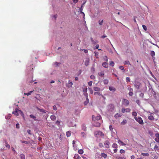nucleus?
Instances as JSON below:
<instances>
[{"label": "nucleus", "instance_id": "obj_21", "mask_svg": "<svg viewBox=\"0 0 159 159\" xmlns=\"http://www.w3.org/2000/svg\"><path fill=\"white\" fill-rule=\"evenodd\" d=\"M98 75L101 76H102V77L104 76V72L103 71H101L100 72H99L98 73Z\"/></svg>", "mask_w": 159, "mask_h": 159}, {"label": "nucleus", "instance_id": "obj_12", "mask_svg": "<svg viewBox=\"0 0 159 159\" xmlns=\"http://www.w3.org/2000/svg\"><path fill=\"white\" fill-rule=\"evenodd\" d=\"M36 109L37 110L41 112H42L43 113H45L46 111L43 109H40L39 107H36Z\"/></svg>", "mask_w": 159, "mask_h": 159}, {"label": "nucleus", "instance_id": "obj_7", "mask_svg": "<svg viewBox=\"0 0 159 159\" xmlns=\"http://www.w3.org/2000/svg\"><path fill=\"white\" fill-rule=\"evenodd\" d=\"M101 118V116L100 115L97 116L96 117H95L94 116H92V119L94 120H99Z\"/></svg>", "mask_w": 159, "mask_h": 159}, {"label": "nucleus", "instance_id": "obj_40", "mask_svg": "<svg viewBox=\"0 0 159 159\" xmlns=\"http://www.w3.org/2000/svg\"><path fill=\"white\" fill-rule=\"evenodd\" d=\"M154 149L156 151V150H159V147L157 146L156 145L154 148Z\"/></svg>", "mask_w": 159, "mask_h": 159}, {"label": "nucleus", "instance_id": "obj_25", "mask_svg": "<svg viewBox=\"0 0 159 159\" xmlns=\"http://www.w3.org/2000/svg\"><path fill=\"white\" fill-rule=\"evenodd\" d=\"M20 157L21 159H25V155L23 154H21L20 155Z\"/></svg>", "mask_w": 159, "mask_h": 159}, {"label": "nucleus", "instance_id": "obj_32", "mask_svg": "<svg viewBox=\"0 0 159 159\" xmlns=\"http://www.w3.org/2000/svg\"><path fill=\"white\" fill-rule=\"evenodd\" d=\"M113 148H117V145L116 143H114L112 145Z\"/></svg>", "mask_w": 159, "mask_h": 159}, {"label": "nucleus", "instance_id": "obj_3", "mask_svg": "<svg viewBox=\"0 0 159 159\" xmlns=\"http://www.w3.org/2000/svg\"><path fill=\"white\" fill-rule=\"evenodd\" d=\"M134 70H124L123 72L126 73L129 76L134 75Z\"/></svg>", "mask_w": 159, "mask_h": 159}, {"label": "nucleus", "instance_id": "obj_39", "mask_svg": "<svg viewBox=\"0 0 159 159\" xmlns=\"http://www.w3.org/2000/svg\"><path fill=\"white\" fill-rule=\"evenodd\" d=\"M83 91L84 92H86L87 91V87L82 88Z\"/></svg>", "mask_w": 159, "mask_h": 159}, {"label": "nucleus", "instance_id": "obj_52", "mask_svg": "<svg viewBox=\"0 0 159 159\" xmlns=\"http://www.w3.org/2000/svg\"><path fill=\"white\" fill-rule=\"evenodd\" d=\"M109 128L110 129V130H111V131H112L113 129L112 125H110L109 126Z\"/></svg>", "mask_w": 159, "mask_h": 159}, {"label": "nucleus", "instance_id": "obj_20", "mask_svg": "<svg viewBox=\"0 0 159 159\" xmlns=\"http://www.w3.org/2000/svg\"><path fill=\"white\" fill-rule=\"evenodd\" d=\"M82 127L83 130L85 131H86V127L85 125L82 124Z\"/></svg>", "mask_w": 159, "mask_h": 159}, {"label": "nucleus", "instance_id": "obj_42", "mask_svg": "<svg viewBox=\"0 0 159 159\" xmlns=\"http://www.w3.org/2000/svg\"><path fill=\"white\" fill-rule=\"evenodd\" d=\"M78 153L80 154H82L83 153V150L82 149H80L78 151Z\"/></svg>", "mask_w": 159, "mask_h": 159}, {"label": "nucleus", "instance_id": "obj_63", "mask_svg": "<svg viewBox=\"0 0 159 159\" xmlns=\"http://www.w3.org/2000/svg\"><path fill=\"white\" fill-rule=\"evenodd\" d=\"M53 108L54 110H57V108L55 105L53 106Z\"/></svg>", "mask_w": 159, "mask_h": 159}, {"label": "nucleus", "instance_id": "obj_28", "mask_svg": "<svg viewBox=\"0 0 159 159\" xmlns=\"http://www.w3.org/2000/svg\"><path fill=\"white\" fill-rule=\"evenodd\" d=\"M66 135L67 137H70L71 135V132L70 131H67L66 133Z\"/></svg>", "mask_w": 159, "mask_h": 159}, {"label": "nucleus", "instance_id": "obj_54", "mask_svg": "<svg viewBox=\"0 0 159 159\" xmlns=\"http://www.w3.org/2000/svg\"><path fill=\"white\" fill-rule=\"evenodd\" d=\"M139 96L140 97H141L142 98H143V96H144V94L143 93H140L139 95Z\"/></svg>", "mask_w": 159, "mask_h": 159}, {"label": "nucleus", "instance_id": "obj_43", "mask_svg": "<svg viewBox=\"0 0 159 159\" xmlns=\"http://www.w3.org/2000/svg\"><path fill=\"white\" fill-rule=\"evenodd\" d=\"M84 95L86 97V99L88 100V93H87V92H84Z\"/></svg>", "mask_w": 159, "mask_h": 159}, {"label": "nucleus", "instance_id": "obj_51", "mask_svg": "<svg viewBox=\"0 0 159 159\" xmlns=\"http://www.w3.org/2000/svg\"><path fill=\"white\" fill-rule=\"evenodd\" d=\"M90 78L92 80H94L95 78V76L93 75H92L90 76Z\"/></svg>", "mask_w": 159, "mask_h": 159}, {"label": "nucleus", "instance_id": "obj_36", "mask_svg": "<svg viewBox=\"0 0 159 159\" xmlns=\"http://www.w3.org/2000/svg\"><path fill=\"white\" fill-rule=\"evenodd\" d=\"M11 116V114H9L7 116H5V118L7 119H9L10 118Z\"/></svg>", "mask_w": 159, "mask_h": 159}, {"label": "nucleus", "instance_id": "obj_22", "mask_svg": "<svg viewBox=\"0 0 159 159\" xmlns=\"http://www.w3.org/2000/svg\"><path fill=\"white\" fill-rule=\"evenodd\" d=\"M81 135L82 137H83L84 138H85L86 137V134L84 132H82L81 133Z\"/></svg>", "mask_w": 159, "mask_h": 159}, {"label": "nucleus", "instance_id": "obj_11", "mask_svg": "<svg viewBox=\"0 0 159 159\" xmlns=\"http://www.w3.org/2000/svg\"><path fill=\"white\" fill-rule=\"evenodd\" d=\"M94 90L97 92H100L103 90H101V89L98 87H94L93 88Z\"/></svg>", "mask_w": 159, "mask_h": 159}, {"label": "nucleus", "instance_id": "obj_58", "mask_svg": "<svg viewBox=\"0 0 159 159\" xmlns=\"http://www.w3.org/2000/svg\"><path fill=\"white\" fill-rule=\"evenodd\" d=\"M128 89L129 91V92H133V89L130 88H128Z\"/></svg>", "mask_w": 159, "mask_h": 159}, {"label": "nucleus", "instance_id": "obj_61", "mask_svg": "<svg viewBox=\"0 0 159 159\" xmlns=\"http://www.w3.org/2000/svg\"><path fill=\"white\" fill-rule=\"evenodd\" d=\"M129 94L130 96H132L133 95V92H129Z\"/></svg>", "mask_w": 159, "mask_h": 159}, {"label": "nucleus", "instance_id": "obj_30", "mask_svg": "<svg viewBox=\"0 0 159 159\" xmlns=\"http://www.w3.org/2000/svg\"><path fill=\"white\" fill-rule=\"evenodd\" d=\"M150 54H151V55L153 57H154V56H155V52H154L153 51H151V53H150Z\"/></svg>", "mask_w": 159, "mask_h": 159}, {"label": "nucleus", "instance_id": "obj_45", "mask_svg": "<svg viewBox=\"0 0 159 159\" xmlns=\"http://www.w3.org/2000/svg\"><path fill=\"white\" fill-rule=\"evenodd\" d=\"M99 146L100 148H102L103 147V145L102 143H99Z\"/></svg>", "mask_w": 159, "mask_h": 159}, {"label": "nucleus", "instance_id": "obj_16", "mask_svg": "<svg viewBox=\"0 0 159 159\" xmlns=\"http://www.w3.org/2000/svg\"><path fill=\"white\" fill-rule=\"evenodd\" d=\"M89 58H86L85 61V65L87 66L88 65L89 63Z\"/></svg>", "mask_w": 159, "mask_h": 159}, {"label": "nucleus", "instance_id": "obj_26", "mask_svg": "<svg viewBox=\"0 0 159 159\" xmlns=\"http://www.w3.org/2000/svg\"><path fill=\"white\" fill-rule=\"evenodd\" d=\"M33 91H34V90L30 91L28 93H25L24 94L25 95H27V96L30 95L31 94V93L33 92Z\"/></svg>", "mask_w": 159, "mask_h": 159}, {"label": "nucleus", "instance_id": "obj_60", "mask_svg": "<svg viewBox=\"0 0 159 159\" xmlns=\"http://www.w3.org/2000/svg\"><path fill=\"white\" fill-rule=\"evenodd\" d=\"M88 102H89V99L87 100V101H86L84 102V104L85 105H86L88 104Z\"/></svg>", "mask_w": 159, "mask_h": 159}, {"label": "nucleus", "instance_id": "obj_19", "mask_svg": "<svg viewBox=\"0 0 159 159\" xmlns=\"http://www.w3.org/2000/svg\"><path fill=\"white\" fill-rule=\"evenodd\" d=\"M118 143L120 144V145L122 146H125L126 145V144L122 142L120 140H119L118 141Z\"/></svg>", "mask_w": 159, "mask_h": 159}, {"label": "nucleus", "instance_id": "obj_23", "mask_svg": "<svg viewBox=\"0 0 159 159\" xmlns=\"http://www.w3.org/2000/svg\"><path fill=\"white\" fill-rule=\"evenodd\" d=\"M50 118L52 120H54L56 119V117L54 115H51Z\"/></svg>", "mask_w": 159, "mask_h": 159}, {"label": "nucleus", "instance_id": "obj_31", "mask_svg": "<svg viewBox=\"0 0 159 159\" xmlns=\"http://www.w3.org/2000/svg\"><path fill=\"white\" fill-rule=\"evenodd\" d=\"M103 83L105 84H107L108 83V80L107 79H105L103 80Z\"/></svg>", "mask_w": 159, "mask_h": 159}, {"label": "nucleus", "instance_id": "obj_53", "mask_svg": "<svg viewBox=\"0 0 159 159\" xmlns=\"http://www.w3.org/2000/svg\"><path fill=\"white\" fill-rule=\"evenodd\" d=\"M126 81L127 82H129L130 81V78L129 77H127L126 78Z\"/></svg>", "mask_w": 159, "mask_h": 159}, {"label": "nucleus", "instance_id": "obj_57", "mask_svg": "<svg viewBox=\"0 0 159 159\" xmlns=\"http://www.w3.org/2000/svg\"><path fill=\"white\" fill-rule=\"evenodd\" d=\"M27 132L29 134L31 135L32 134L31 130L30 129H28L27 130Z\"/></svg>", "mask_w": 159, "mask_h": 159}, {"label": "nucleus", "instance_id": "obj_8", "mask_svg": "<svg viewBox=\"0 0 159 159\" xmlns=\"http://www.w3.org/2000/svg\"><path fill=\"white\" fill-rule=\"evenodd\" d=\"M72 82L71 81L69 80L68 81V83L66 84V86L69 88H70L72 87Z\"/></svg>", "mask_w": 159, "mask_h": 159}, {"label": "nucleus", "instance_id": "obj_56", "mask_svg": "<svg viewBox=\"0 0 159 159\" xmlns=\"http://www.w3.org/2000/svg\"><path fill=\"white\" fill-rule=\"evenodd\" d=\"M155 136L156 138H159V134L158 133H156L155 134Z\"/></svg>", "mask_w": 159, "mask_h": 159}, {"label": "nucleus", "instance_id": "obj_4", "mask_svg": "<svg viewBox=\"0 0 159 159\" xmlns=\"http://www.w3.org/2000/svg\"><path fill=\"white\" fill-rule=\"evenodd\" d=\"M107 110L109 111H112L114 109V106L113 104H110L107 106Z\"/></svg>", "mask_w": 159, "mask_h": 159}, {"label": "nucleus", "instance_id": "obj_62", "mask_svg": "<svg viewBox=\"0 0 159 159\" xmlns=\"http://www.w3.org/2000/svg\"><path fill=\"white\" fill-rule=\"evenodd\" d=\"M5 146L8 149H10V145L9 144H6Z\"/></svg>", "mask_w": 159, "mask_h": 159}, {"label": "nucleus", "instance_id": "obj_44", "mask_svg": "<svg viewBox=\"0 0 159 159\" xmlns=\"http://www.w3.org/2000/svg\"><path fill=\"white\" fill-rule=\"evenodd\" d=\"M117 159H126L125 157H117Z\"/></svg>", "mask_w": 159, "mask_h": 159}, {"label": "nucleus", "instance_id": "obj_64", "mask_svg": "<svg viewBox=\"0 0 159 159\" xmlns=\"http://www.w3.org/2000/svg\"><path fill=\"white\" fill-rule=\"evenodd\" d=\"M155 140L157 142L159 143V138H156Z\"/></svg>", "mask_w": 159, "mask_h": 159}, {"label": "nucleus", "instance_id": "obj_33", "mask_svg": "<svg viewBox=\"0 0 159 159\" xmlns=\"http://www.w3.org/2000/svg\"><path fill=\"white\" fill-rule=\"evenodd\" d=\"M98 24H99V25H102V24L103 22V20H99L98 21Z\"/></svg>", "mask_w": 159, "mask_h": 159}, {"label": "nucleus", "instance_id": "obj_34", "mask_svg": "<svg viewBox=\"0 0 159 159\" xmlns=\"http://www.w3.org/2000/svg\"><path fill=\"white\" fill-rule=\"evenodd\" d=\"M141 155L144 156L148 157L149 156V154L148 153H142Z\"/></svg>", "mask_w": 159, "mask_h": 159}, {"label": "nucleus", "instance_id": "obj_2", "mask_svg": "<svg viewBox=\"0 0 159 159\" xmlns=\"http://www.w3.org/2000/svg\"><path fill=\"white\" fill-rule=\"evenodd\" d=\"M94 134L95 136L96 137H98L99 136L104 137V134L100 131H97L94 132Z\"/></svg>", "mask_w": 159, "mask_h": 159}, {"label": "nucleus", "instance_id": "obj_6", "mask_svg": "<svg viewBox=\"0 0 159 159\" xmlns=\"http://www.w3.org/2000/svg\"><path fill=\"white\" fill-rule=\"evenodd\" d=\"M122 104L125 106H127L129 104V101L125 99H123L122 100Z\"/></svg>", "mask_w": 159, "mask_h": 159}, {"label": "nucleus", "instance_id": "obj_49", "mask_svg": "<svg viewBox=\"0 0 159 159\" xmlns=\"http://www.w3.org/2000/svg\"><path fill=\"white\" fill-rule=\"evenodd\" d=\"M125 64H129V62L128 61H126L124 62Z\"/></svg>", "mask_w": 159, "mask_h": 159}, {"label": "nucleus", "instance_id": "obj_37", "mask_svg": "<svg viewBox=\"0 0 159 159\" xmlns=\"http://www.w3.org/2000/svg\"><path fill=\"white\" fill-rule=\"evenodd\" d=\"M121 115L118 113H116L115 115V117L116 118H117L118 117H120Z\"/></svg>", "mask_w": 159, "mask_h": 159}, {"label": "nucleus", "instance_id": "obj_47", "mask_svg": "<svg viewBox=\"0 0 159 159\" xmlns=\"http://www.w3.org/2000/svg\"><path fill=\"white\" fill-rule=\"evenodd\" d=\"M110 65L112 66H113L114 65V63L113 61H111L110 62Z\"/></svg>", "mask_w": 159, "mask_h": 159}, {"label": "nucleus", "instance_id": "obj_14", "mask_svg": "<svg viewBox=\"0 0 159 159\" xmlns=\"http://www.w3.org/2000/svg\"><path fill=\"white\" fill-rule=\"evenodd\" d=\"M109 89L110 91L113 92H115L116 90V89L114 87L112 86H109Z\"/></svg>", "mask_w": 159, "mask_h": 159}, {"label": "nucleus", "instance_id": "obj_35", "mask_svg": "<svg viewBox=\"0 0 159 159\" xmlns=\"http://www.w3.org/2000/svg\"><path fill=\"white\" fill-rule=\"evenodd\" d=\"M107 64L106 62H104L102 63V66L105 68H107Z\"/></svg>", "mask_w": 159, "mask_h": 159}, {"label": "nucleus", "instance_id": "obj_29", "mask_svg": "<svg viewBox=\"0 0 159 159\" xmlns=\"http://www.w3.org/2000/svg\"><path fill=\"white\" fill-rule=\"evenodd\" d=\"M132 115L135 117H136V116H137V114L136 111H133L132 113Z\"/></svg>", "mask_w": 159, "mask_h": 159}, {"label": "nucleus", "instance_id": "obj_59", "mask_svg": "<svg viewBox=\"0 0 159 159\" xmlns=\"http://www.w3.org/2000/svg\"><path fill=\"white\" fill-rule=\"evenodd\" d=\"M125 109L124 108H122L121 109V112L123 113H124L125 112Z\"/></svg>", "mask_w": 159, "mask_h": 159}, {"label": "nucleus", "instance_id": "obj_18", "mask_svg": "<svg viewBox=\"0 0 159 159\" xmlns=\"http://www.w3.org/2000/svg\"><path fill=\"white\" fill-rule=\"evenodd\" d=\"M30 118L34 119V120H39L38 119H36V117L35 116H34L32 114H31L30 115Z\"/></svg>", "mask_w": 159, "mask_h": 159}, {"label": "nucleus", "instance_id": "obj_55", "mask_svg": "<svg viewBox=\"0 0 159 159\" xmlns=\"http://www.w3.org/2000/svg\"><path fill=\"white\" fill-rule=\"evenodd\" d=\"M89 90L90 91V93L91 94H93V91L92 89L91 88H89Z\"/></svg>", "mask_w": 159, "mask_h": 159}, {"label": "nucleus", "instance_id": "obj_41", "mask_svg": "<svg viewBox=\"0 0 159 159\" xmlns=\"http://www.w3.org/2000/svg\"><path fill=\"white\" fill-rule=\"evenodd\" d=\"M125 112H129L131 110L130 108H127L125 109Z\"/></svg>", "mask_w": 159, "mask_h": 159}, {"label": "nucleus", "instance_id": "obj_5", "mask_svg": "<svg viewBox=\"0 0 159 159\" xmlns=\"http://www.w3.org/2000/svg\"><path fill=\"white\" fill-rule=\"evenodd\" d=\"M134 118L135 120L139 124L141 125H143V120L141 117H134Z\"/></svg>", "mask_w": 159, "mask_h": 159}, {"label": "nucleus", "instance_id": "obj_50", "mask_svg": "<svg viewBox=\"0 0 159 159\" xmlns=\"http://www.w3.org/2000/svg\"><path fill=\"white\" fill-rule=\"evenodd\" d=\"M125 152V151L123 149H121L120 151V152L121 154L124 153Z\"/></svg>", "mask_w": 159, "mask_h": 159}, {"label": "nucleus", "instance_id": "obj_15", "mask_svg": "<svg viewBox=\"0 0 159 159\" xmlns=\"http://www.w3.org/2000/svg\"><path fill=\"white\" fill-rule=\"evenodd\" d=\"M94 95H98L99 96H101L102 98H104V96L100 92H95L94 93Z\"/></svg>", "mask_w": 159, "mask_h": 159}, {"label": "nucleus", "instance_id": "obj_1", "mask_svg": "<svg viewBox=\"0 0 159 159\" xmlns=\"http://www.w3.org/2000/svg\"><path fill=\"white\" fill-rule=\"evenodd\" d=\"M12 114L16 116L20 115L24 118V114L23 112L21 110H19L17 108H16L15 111L12 112Z\"/></svg>", "mask_w": 159, "mask_h": 159}, {"label": "nucleus", "instance_id": "obj_10", "mask_svg": "<svg viewBox=\"0 0 159 159\" xmlns=\"http://www.w3.org/2000/svg\"><path fill=\"white\" fill-rule=\"evenodd\" d=\"M85 3H86V2H84L83 3L80 9V12L81 13H82L83 14L84 16V14L83 12H82V11L83 9V7H84V5Z\"/></svg>", "mask_w": 159, "mask_h": 159}, {"label": "nucleus", "instance_id": "obj_9", "mask_svg": "<svg viewBox=\"0 0 159 159\" xmlns=\"http://www.w3.org/2000/svg\"><path fill=\"white\" fill-rule=\"evenodd\" d=\"M104 145L105 146V148H108L109 147V142L107 141L106 140L105 141V142L104 143Z\"/></svg>", "mask_w": 159, "mask_h": 159}, {"label": "nucleus", "instance_id": "obj_13", "mask_svg": "<svg viewBox=\"0 0 159 159\" xmlns=\"http://www.w3.org/2000/svg\"><path fill=\"white\" fill-rule=\"evenodd\" d=\"M152 114H153V113H151L150 114V116L148 117V119L150 120H153L154 119V117L152 115Z\"/></svg>", "mask_w": 159, "mask_h": 159}, {"label": "nucleus", "instance_id": "obj_46", "mask_svg": "<svg viewBox=\"0 0 159 159\" xmlns=\"http://www.w3.org/2000/svg\"><path fill=\"white\" fill-rule=\"evenodd\" d=\"M136 102L139 106L140 105V102L139 100H136Z\"/></svg>", "mask_w": 159, "mask_h": 159}, {"label": "nucleus", "instance_id": "obj_24", "mask_svg": "<svg viewBox=\"0 0 159 159\" xmlns=\"http://www.w3.org/2000/svg\"><path fill=\"white\" fill-rule=\"evenodd\" d=\"M61 64L60 62H55L53 64V65L55 66H57Z\"/></svg>", "mask_w": 159, "mask_h": 159}, {"label": "nucleus", "instance_id": "obj_48", "mask_svg": "<svg viewBox=\"0 0 159 159\" xmlns=\"http://www.w3.org/2000/svg\"><path fill=\"white\" fill-rule=\"evenodd\" d=\"M142 27L146 31L147 30V27L145 25H143Z\"/></svg>", "mask_w": 159, "mask_h": 159}, {"label": "nucleus", "instance_id": "obj_38", "mask_svg": "<svg viewBox=\"0 0 159 159\" xmlns=\"http://www.w3.org/2000/svg\"><path fill=\"white\" fill-rule=\"evenodd\" d=\"M127 123V121L126 120H124L121 123V124L122 125H125Z\"/></svg>", "mask_w": 159, "mask_h": 159}, {"label": "nucleus", "instance_id": "obj_17", "mask_svg": "<svg viewBox=\"0 0 159 159\" xmlns=\"http://www.w3.org/2000/svg\"><path fill=\"white\" fill-rule=\"evenodd\" d=\"M74 159H80L81 157L77 154H75L74 157Z\"/></svg>", "mask_w": 159, "mask_h": 159}, {"label": "nucleus", "instance_id": "obj_27", "mask_svg": "<svg viewBox=\"0 0 159 159\" xmlns=\"http://www.w3.org/2000/svg\"><path fill=\"white\" fill-rule=\"evenodd\" d=\"M101 156L104 158H107V154L104 153H101Z\"/></svg>", "mask_w": 159, "mask_h": 159}]
</instances>
